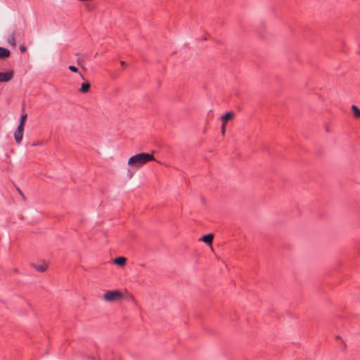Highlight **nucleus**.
<instances>
[{"label":"nucleus","mask_w":360,"mask_h":360,"mask_svg":"<svg viewBox=\"0 0 360 360\" xmlns=\"http://www.w3.org/2000/svg\"><path fill=\"white\" fill-rule=\"evenodd\" d=\"M152 154L141 153L131 156L128 160V165L131 167L139 168L149 161L154 160Z\"/></svg>","instance_id":"nucleus-1"},{"label":"nucleus","mask_w":360,"mask_h":360,"mask_svg":"<svg viewBox=\"0 0 360 360\" xmlns=\"http://www.w3.org/2000/svg\"><path fill=\"white\" fill-rule=\"evenodd\" d=\"M122 297V294L119 290L108 291L104 294V299L108 302H113Z\"/></svg>","instance_id":"nucleus-2"},{"label":"nucleus","mask_w":360,"mask_h":360,"mask_svg":"<svg viewBox=\"0 0 360 360\" xmlns=\"http://www.w3.org/2000/svg\"><path fill=\"white\" fill-rule=\"evenodd\" d=\"M23 131L24 127H22V124H19L14 134L15 141L17 143H20L22 141L23 138Z\"/></svg>","instance_id":"nucleus-3"},{"label":"nucleus","mask_w":360,"mask_h":360,"mask_svg":"<svg viewBox=\"0 0 360 360\" xmlns=\"http://www.w3.org/2000/svg\"><path fill=\"white\" fill-rule=\"evenodd\" d=\"M13 77V72L12 71L6 72H0V82H8Z\"/></svg>","instance_id":"nucleus-4"},{"label":"nucleus","mask_w":360,"mask_h":360,"mask_svg":"<svg viewBox=\"0 0 360 360\" xmlns=\"http://www.w3.org/2000/svg\"><path fill=\"white\" fill-rule=\"evenodd\" d=\"M214 238V235L209 233L202 237V240L206 244H211Z\"/></svg>","instance_id":"nucleus-5"},{"label":"nucleus","mask_w":360,"mask_h":360,"mask_svg":"<svg viewBox=\"0 0 360 360\" xmlns=\"http://www.w3.org/2000/svg\"><path fill=\"white\" fill-rule=\"evenodd\" d=\"M10 51L6 49V48H4V47H0V58H7L10 56Z\"/></svg>","instance_id":"nucleus-6"},{"label":"nucleus","mask_w":360,"mask_h":360,"mask_svg":"<svg viewBox=\"0 0 360 360\" xmlns=\"http://www.w3.org/2000/svg\"><path fill=\"white\" fill-rule=\"evenodd\" d=\"M90 84L89 82H84L82 84L81 87L79 89V91L82 93H87L89 91Z\"/></svg>","instance_id":"nucleus-7"},{"label":"nucleus","mask_w":360,"mask_h":360,"mask_svg":"<svg viewBox=\"0 0 360 360\" xmlns=\"http://www.w3.org/2000/svg\"><path fill=\"white\" fill-rule=\"evenodd\" d=\"M126 258L124 257H116L115 259H114V264H117V265H120V266H123L126 263Z\"/></svg>","instance_id":"nucleus-8"},{"label":"nucleus","mask_w":360,"mask_h":360,"mask_svg":"<svg viewBox=\"0 0 360 360\" xmlns=\"http://www.w3.org/2000/svg\"><path fill=\"white\" fill-rule=\"evenodd\" d=\"M352 110L355 117H360V109L357 106L353 105Z\"/></svg>","instance_id":"nucleus-9"},{"label":"nucleus","mask_w":360,"mask_h":360,"mask_svg":"<svg viewBox=\"0 0 360 360\" xmlns=\"http://www.w3.org/2000/svg\"><path fill=\"white\" fill-rule=\"evenodd\" d=\"M34 268L37 271L43 272L47 269V265L46 264H42L40 265H36Z\"/></svg>","instance_id":"nucleus-10"},{"label":"nucleus","mask_w":360,"mask_h":360,"mask_svg":"<svg viewBox=\"0 0 360 360\" xmlns=\"http://www.w3.org/2000/svg\"><path fill=\"white\" fill-rule=\"evenodd\" d=\"M233 116V113L232 112H228L221 116V120L223 121H226L231 118Z\"/></svg>","instance_id":"nucleus-11"},{"label":"nucleus","mask_w":360,"mask_h":360,"mask_svg":"<svg viewBox=\"0 0 360 360\" xmlns=\"http://www.w3.org/2000/svg\"><path fill=\"white\" fill-rule=\"evenodd\" d=\"M26 118H27V114H22L20 116V124H22V127H24V124H25V122Z\"/></svg>","instance_id":"nucleus-12"},{"label":"nucleus","mask_w":360,"mask_h":360,"mask_svg":"<svg viewBox=\"0 0 360 360\" xmlns=\"http://www.w3.org/2000/svg\"><path fill=\"white\" fill-rule=\"evenodd\" d=\"M69 70H71L72 72H78V69L77 67L75 66H73V65H70L68 67Z\"/></svg>","instance_id":"nucleus-13"},{"label":"nucleus","mask_w":360,"mask_h":360,"mask_svg":"<svg viewBox=\"0 0 360 360\" xmlns=\"http://www.w3.org/2000/svg\"><path fill=\"white\" fill-rule=\"evenodd\" d=\"M9 41L11 42L12 44H14V41H15V37H14V34H11L10 37H9Z\"/></svg>","instance_id":"nucleus-14"},{"label":"nucleus","mask_w":360,"mask_h":360,"mask_svg":"<svg viewBox=\"0 0 360 360\" xmlns=\"http://www.w3.org/2000/svg\"><path fill=\"white\" fill-rule=\"evenodd\" d=\"M26 50V48L24 46H20V51L21 52H25Z\"/></svg>","instance_id":"nucleus-15"},{"label":"nucleus","mask_w":360,"mask_h":360,"mask_svg":"<svg viewBox=\"0 0 360 360\" xmlns=\"http://www.w3.org/2000/svg\"><path fill=\"white\" fill-rule=\"evenodd\" d=\"M221 131H222V134L225 133V124H223V125L221 127Z\"/></svg>","instance_id":"nucleus-16"},{"label":"nucleus","mask_w":360,"mask_h":360,"mask_svg":"<svg viewBox=\"0 0 360 360\" xmlns=\"http://www.w3.org/2000/svg\"><path fill=\"white\" fill-rule=\"evenodd\" d=\"M124 64V61H122L121 62V65H123Z\"/></svg>","instance_id":"nucleus-17"}]
</instances>
